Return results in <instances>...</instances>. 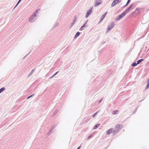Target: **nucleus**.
I'll list each match as a JSON object with an SVG mask.
<instances>
[{
  "mask_svg": "<svg viewBox=\"0 0 149 149\" xmlns=\"http://www.w3.org/2000/svg\"><path fill=\"white\" fill-rule=\"evenodd\" d=\"M140 8H136L135 10L136 11V13L137 14H139L140 13V11L139 10Z\"/></svg>",
  "mask_w": 149,
  "mask_h": 149,
  "instance_id": "nucleus-12",
  "label": "nucleus"
},
{
  "mask_svg": "<svg viewBox=\"0 0 149 149\" xmlns=\"http://www.w3.org/2000/svg\"><path fill=\"white\" fill-rule=\"evenodd\" d=\"M118 111L117 110H115V111H113V114H116L117 112H118Z\"/></svg>",
  "mask_w": 149,
  "mask_h": 149,
  "instance_id": "nucleus-29",
  "label": "nucleus"
},
{
  "mask_svg": "<svg viewBox=\"0 0 149 149\" xmlns=\"http://www.w3.org/2000/svg\"><path fill=\"white\" fill-rule=\"evenodd\" d=\"M81 147L80 146H79L77 149H80Z\"/></svg>",
  "mask_w": 149,
  "mask_h": 149,
  "instance_id": "nucleus-39",
  "label": "nucleus"
},
{
  "mask_svg": "<svg viewBox=\"0 0 149 149\" xmlns=\"http://www.w3.org/2000/svg\"><path fill=\"white\" fill-rule=\"evenodd\" d=\"M87 23V22H86L81 26V27L80 29H79V30L80 31H82L83 30H84V29H83V28L85 26V25Z\"/></svg>",
  "mask_w": 149,
  "mask_h": 149,
  "instance_id": "nucleus-13",
  "label": "nucleus"
},
{
  "mask_svg": "<svg viewBox=\"0 0 149 149\" xmlns=\"http://www.w3.org/2000/svg\"><path fill=\"white\" fill-rule=\"evenodd\" d=\"M100 125V124H97L96 125H95V126L93 127V129L95 130L97 129Z\"/></svg>",
  "mask_w": 149,
  "mask_h": 149,
  "instance_id": "nucleus-16",
  "label": "nucleus"
},
{
  "mask_svg": "<svg viewBox=\"0 0 149 149\" xmlns=\"http://www.w3.org/2000/svg\"><path fill=\"white\" fill-rule=\"evenodd\" d=\"M123 127V126L122 125H118L116 126V130H118L119 131Z\"/></svg>",
  "mask_w": 149,
  "mask_h": 149,
  "instance_id": "nucleus-8",
  "label": "nucleus"
},
{
  "mask_svg": "<svg viewBox=\"0 0 149 149\" xmlns=\"http://www.w3.org/2000/svg\"><path fill=\"white\" fill-rule=\"evenodd\" d=\"M80 34V33L79 32H77L75 34L74 37V38H77L78 36H79Z\"/></svg>",
  "mask_w": 149,
  "mask_h": 149,
  "instance_id": "nucleus-11",
  "label": "nucleus"
},
{
  "mask_svg": "<svg viewBox=\"0 0 149 149\" xmlns=\"http://www.w3.org/2000/svg\"><path fill=\"white\" fill-rule=\"evenodd\" d=\"M105 42H103V44H104L105 43Z\"/></svg>",
  "mask_w": 149,
  "mask_h": 149,
  "instance_id": "nucleus-40",
  "label": "nucleus"
},
{
  "mask_svg": "<svg viewBox=\"0 0 149 149\" xmlns=\"http://www.w3.org/2000/svg\"><path fill=\"white\" fill-rule=\"evenodd\" d=\"M52 130H50L47 133V135H49L50 133L52 132Z\"/></svg>",
  "mask_w": 149,
  "mask_h": 149,
  "instance_id": "nucleus-28",
  "label": "nucleus"
},
{
  "mask_svg": "<svg viewBox=\"0 0 149 149\" xmlns=\"http://www.w3.org/2000/svg\"><path fill=\"white\" fill-rule=\"evenodd\" d=\"M113 130V129L112 128L108 130L106 132V134L107 135L111 133Z\"/></svg>",
  "mask_w": 149,
  "mask_h": 149,
  "instance_id": "nucleus-10",
  "label": "nucleus"
},
{
  "mask_svg": "<svg viewBox=\"0 0 149 149\" xmlns=\"http://www.w3.org/2000/svg\"><path fill=\"white\" fill-rule=\"evenodd\" d=\"M18 4H18L17 3L14 8H15L18 5Z\"/></svg>",
  "mask_w": 149,
  "mask_h": 149,
  "instance_id": "nucleus-37",
  "label": "nucleus"
},
{
  "mask_svg": "<svg viewBox=\"0 0 149 149\" xmlns=\"http://www.w3.org/2000/svg\"><path fill=\"white\" fill-rule=\"evenodd\" d=\"M131 0H128L127 1L126 3V4H127V5H128L129 3L130 2Z\"/></svg>",
  "mask_w": 149,
  "mask_h": 149,
  "instance_id": "nucleus-31",
  "label": "nucleus"
},
{
  "mask_svg": "<svg viewBox=\"0 0 149 149\" xmlns=\"http://www.w3.org/2000/svg\"><path fill=\"white\" fill-rule=\"evenodd\" d=\"M5 89V88L3 87L0 89V93L3 91Z\"/></svg>",
  "mask_w": 149,
  "mask_h": 149,
  "instance_id": "nucleus-20",
  "label": "nucleus"
},
{
  "mask_svg": "<svg viewBox=\"0 0 149 149\" xmlns=\"http://www.w3.org/2000/svg\"><path fill=\"white\" fill-rule=\"evenodd\" d=\"M92 135H90L87 138V140H88L89 139H90V138L91 137H92Z\"/></svg>",
  "mask_w": 149,
  "mask_h": 149,
  "instance_id": "nucleus-30",
  "label": "nucleus"
},
{
  "mask_svg": "<svg viewBox=\"0 0 149 149\" xmlns=\"http://www.w3.org/2000/svg\"><path fill=\"white\" fill-rule=\"evenodd\" d=\"M98 111L96 112L95 113H94L92 116L93 118H94L96 116L97 114Z\"/></svg>",
  "mask_w": 149,
  "mask_h": 149,
  "instance_id": "nucleus-23",
  "label": "nucleus"
},
{
  "mask_svg": "<svg viewBox=\"0 0 149 149\" xmlns=\"http://www.w3.org/2000/svg\"><path fill=\"white\" fill-rule=\"evenodd\" d=\"M113 135L116 134L119 131L116 130H115L114 131H113Z\"/></svg>",
  "mask_w": 149,
  "mask_h": 149,
  "instance_id": "nucleus-15",
  "label": "nucleus"
},
{
  "mask_svg": "<svg viewBox=\"0 0 149 149\" xmlns=\"http://www.w3.org/2000/svg\"><path fill=\"white\" fill-rule=\"evenodd\" d=\"M126 15V14L124 12H123L121 14L119 15L117 17L116 19V20L118 21L120 20L123 17Z\"/></svg>",
  "mask_w": 149,
  "mask_h": 149,
  "instance_id": "nucleus-3",
  "label": "nucleus"
},
{
  "mask_svg": "<svg viewBox=\"0 0 149 149\" xmlns=\"http://www.w3.org/2000/svg\"><path fill=\"white\" fill-rule=\"evenodd\" d=\"M147 81H148V83L147 84V86L145 88L146 89H147L149 87V79H148Z\"/></svg>",
  "mask_w": 149,
  "mask_h": 149,
  "instance_id": "nucleus-17",
  "label": "nucleus"
},
{
  "mask_svg": "<svg viewBox=\"0 0 149 149\" xmlns=\"http://www.w3.org/2000/svg\"><path fill=\"white\" fill-rule=\"evenodd\" d=\"M121 0H114L113 1H115V3H116V4L119 3L121 1Z\"/></svg>",
  "mask_w": 149,
  "mask_h": 149,
  "instance_id": "nucleus-14",
  "label": "nucleus"
},
{
  "mask_svg": "<svg viewBox=\"0 0 149 149\" xmlns=\"http://www.w3.org/2000/svg\"><path fill=\"white\" fill-rule=\"evenodd\" d=\"M58 25V23H56L55 24L54 26V28L56 27Z\"/></svg>",
  "mask_w": 149,
  "mask_h": 149,
  "instance_id": "nucleus-27",
  "label": "nucleus"
},
{
  "mask_svg": "<svg viewBox=\"0 0 149 149\" xmlns=\"http://www.w3.org/2000/svg\"><path fill=\"white\" fill-rule=\"evenodd\" d=\"M56 126V125H53L51 127V129H50L52 131H53V130L55 128Z\"/></svg>",
  "mask_w": 149,
  "mask_h": 149,
  "instance_id": "nucleus-22",
  "label": "nucleus"
},
{
  "mask_svg": "<svg viewBox=\"0 0 149 149\" xmlns=\"http://www.w3.org/2000/svg\"><path fill=\"white\" fill-rule=\"evenodd\" d=\"M58 111V110H56L53 113V115L52 116V117L54 116L55 115Z\"/></svg>",
  "mask_w": 149,
  "mask_h": 149,
  "instance_id": "nucleus-25",
  "label": "nucleus"
},
{
  "mask_svg": "<svg viewBox=\"0 0 149 149\" xmlns=\"http://www.w3.org/2000/svg\"><path fill=\"white\" fill-rule=\"evenodd\" d=\"M102 99H101L99 101H98V102L99 103H100L102 101Z\"/></svg>",
  "mask_w": 149,
  "mask_h": 149,
  "instance_id": "nucleus-35",
  "label": "nucleus"
},
{
  "mask_svg": "<svg viewBox=\"0 0 149 149\" xmlns=\"http://www.w3.org/2000/svg\"><path fill=\"white\" fill-rule=\"evenodd\" d=\"M133 5V3L131 4L128 8L126 9L124 12L126 14L128 13L130 11V9Z\"/></svg>",
  "mask_w": 149,
  "mask_h": 149,
  "instance_id": "nucleus-6",
  "label": "nucleus"
},
{
  "mask_svg": "<svg viewBox=\"0 0 149 149\" xmlns=\"http://www.w3.org/2000/svg\"><path fill=\"white\" fill-rule=\"evenodd\" d=\"M138 65L137 63H136L135 62H134V63L132 64V66H135Z\"/></svg>",
  "mask_w": 149,
  "mask_h": 149,
  "instance_id": "nucleus-21",
  "label": "nucleus"
},
{
  "mask_svg": "<svg viewBox=\"0 0 149 149\" xmlns=\"http://www.w3.org/2000/svg\"><path fill=\"white\" fill-rule=\"evenodd\" d=\"M22 0H19L18 2H17V3L18 4H19V3L20 2V1H22Z\"/></svg>",
  "mask_w": 149,
  "mask_h": 149,
  "instance_id": "nucleus-34",
  "label": "nucleus"
},
{
  "mask_svg": "<svg viewBox=\"0 0 149 149\" xmlns=\"http://www.w3.org/2000/svg\"><path fill=\"white\" fill-rule=\"evenodd\" d=\"M95 3L94 4L95 7H97L101 3V0H95Z\"/></svg>",
  "mask_w": 149,
  "mask_h": 149,
  "instance_id": "nucleus-5",
  "label": "nucleus"
},
{
  "mask_svg": "<svg viewBox=\"0 0 149 149\" xmlns=\"http://www.w3.org/2000/svg\"><path fill=\"white\" fill-rule=\"evenodd\" d=\"M34 95V94H32L27 97V99H29Z\"/></svg>",
  "mask_w": 149,
  "mask_h": 149,
  "instance_id": "nucleus-26",
  "label": "nucleus"
},
{
  "mask_svg": "<svg viewBox=\"0 0 149 149\" xmlns=\"http://www.w3.org/2000/svg\"><path fill=\"white\" fill-rule=\"evenodd\" d=\"M114 22H112L110 24H109L108 25V28L107 29V32H108L109 31L111 30L114 27Z\"/></svg>",
  "mask_w": 149,
  "mask_h": 149,
  "instance_id": "nucleus-2",
  "label": "nucleus"
},
{
  "mask_svg": "<svg viewBox=\"0 0 149 149\" xmlns=\"http://www.w3.org/2000/svg\"><path fill=\"white\" fill-rule=\"evenodd\" d=\"M36 10L33 13V14L31 16L30 18L29 19V21L30 22H33L35 20V19H34V18L36 16L37 14L38 13V10Z\"/></svg>",
  "mask_w": 149,
  "mask_h": 149,
  "instance_id": "nucleus-1",
  "label": "nucleus"
},
{
  "mask_svg": "<svg viewBox=\"0 0 149 149\" xmlns=\"http://www.w3.org/2000/svg\"><path fill=\"white\" fill-rule=\"evenodd\" d=\"M58 73V71H57V72H56L53 75V76H55Z\"/></svg>",
  "mask_w": 149,
  "mask_h": 149,
  "instance_id": "nucleus-32",
  "label": "nucleus"
},
{
  "mask_svg": "<svg viewBox=\"0 0 149 149\" xmlns=\"http://www.w3.org/2000/svg\"><path fill=\"white\" fill-rule=\"evenodd\" d=\"M137 108H136V111L137 110Z\"/></svg>",
  "mask_w": 149,
  "mask_h": 149,
  "instance_id": "nucleus-41",
  "label": "nucleus"
},
{
  "mask_svg": "<svg viewBox=\"0 0 149 149\" xmlns=\"http://www.w3.org/2000/svg\"><path fill=\"white\" fill-rule=\"evenodd\" d=\"M107 12H105L103 15L100 17V22L98 23L99 24L104 18L107 14Z\"/></svg>",
  "mask_w": 149,
  "mask_h": 149,
  "instance_id": "nucleus-7",
  "label": "nucleus"
},
{
  "mask_svg": "<svg viewBox=\"0 0 149 149\" xmlns=\"http://www.w3.org/2000/svg\"><path fill=\"white\" fill-rule=\"evenodd\" d=\"M135 13H136V10L134 12H133L132 13V14H134Z\"/></svg>",
  "mask_w": 149,
  "mask_h": 149,
  "instance_id": "nucleus-36",
  "label": "nucleus"
},
{
  "mask_svg": "<svg viewBox=\"0 0 149 149\" xmlns=\"http://www.w3.org/2000/svg\"><path fill=\"white\" fill-rule=\"evenodd\" d=\"M54 77L53 75L50 78H53Z\"/></svg>",
  "mask_w": 149,
  "mask_h": 149,
  "instance_id": "nucleus-38",
  "label": "nucleus"
},
{
  "mask_svg": "<svg viewBox=\"0 0 149 149\" xmlns=\"http://www.w3.org/2000/svg\"><path fill=\"white\" fill-rule=\"evenodd\" d=\"M128 5H127V4L126 3V4L125 5L123 6V8H125V7L127 6Z\"/></svg>",
  "mask_w": 149,
  "mask_h": 149,
  "instance_id": "nucleus-33",
  "label": "nucleus"
},
{
  "mask_svg": "<svg viewBox=\"0 0 149 149\" xmlns=\"http://www.w3.org/2000/svg\"><path fill=\"white\" fill-rule=\"evenodd\" d=\"M77 21V18L76 16H75L74 17V19L73 20V21L71 23V25L70 26V28H71L72 27L73 25H74V24H75V22H76Z\"/></svg>",
  "mask_w": 149,
  "mask_h": 149,
  "instance_id": "nucleus-9",
  "label": "nucleus"
},
{
  "mask_svg": "<svg viewBox=\"0 0 149 149\" xmlns=\"http://www.w3.org/2000/svg\"><path fill=\"white\" fill-rule=\"evenodd\" d=\"M93 7L87 10V12L86 13V18H87L91 14L92 12V9Z\"/></svg>",
  "mask_w": 149,
  "mask_h": 149,
  "instance_id": "nucleus-4",
  "label": "nucleus"
},
{
  "mask_svg": "<svg viewBox=\"0 0 149 149\" xmlns=\"http://www.w3.org/2000/svg\"><path fill=\"white\" fill-rule=\"evenodd\" d=\"M116 5V3H115V1H113L111 4V7H113Z\"/></svg>",
  "mask_w": 149,
  "mask_h": 149,
  "instance_id": "nucleus-24",
  "label": "nucleus"
},
{
  "mask_svg": "<svg viewBox=\"0 0 149 149\" xmlns=\"http://www.w3.org/2000/svg\"><path fill=\"white\" fill-rule=\"evenodd\" d=\"M143 61V59H141L140 60H139L137 61V63L138 64H139L140 63L142 62Z\"/></svg>",
  "mask_w": 149,
  "mask_h": 149,
  "instance_id": "nucleus-19",
  "label": "nucleus"
},
{
  "mask_svg": "<svg viewBox=\"0 0 149 149\" xmlns=\"http://www.w3.org/2000/svg\"><path fill=\"white\" fill-rule=\"evenodd\" d=\"M35 70V69H33L31 71V72L29 73V74L28 75V76L29 77V76H31L32 74L33 73V72H34V71Z\"/></svg>",
  "mask_w": 149,
  "mask_h": 149,
  "instance_id": "nucleus-18",
  "label": "nucleus"
}]
</instances>
